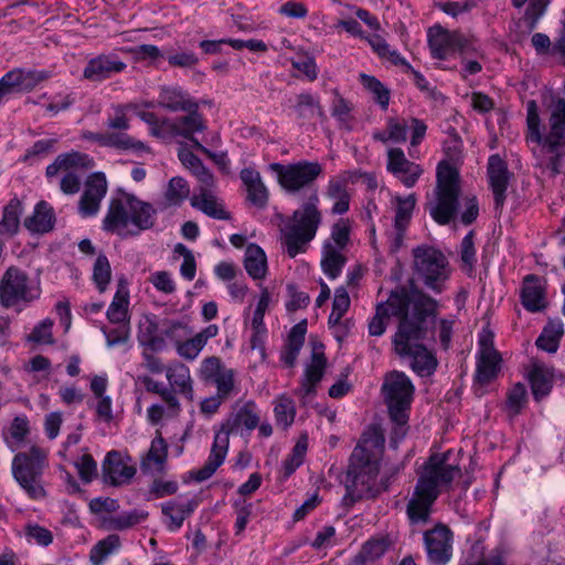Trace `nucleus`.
I'll return each mask as SVG.
<instances>
[{"instance_id":"f257e3e1","label":"nucleus","mask_w":565,"mask_h":565,"mask_svg":"<svg viewBox=\"0 0 565 565\" xmlns=\"http://www.w3.org/2000/svg\"><path fill=\"white\" fill-rule=\"evenodd\" d=\"M526 110V141L535 145L533 153L537 164L556 175L565 166V98L553 99L547 106L548 125L544 131L536 102H527Z\"/></svg>"},{"instance_id":"f03ea898","label":"nucleus","mask_w":565,"mask_h":565,"mask_svg":"<svg viewBox=\"0 0 565 565\" xmlns=\"http://www.w3.org/2000/svg\"><path fill=\"white\" fill-rule=\"evenodd\" d=\"M450 456L449 451L434 455L424 466L407 504V515L412 524L426 523L439 493L448 490L452 480L460 476L459 465L451 462Z\"/></svg>"},{"instance_id":"7ed1b4c3","label":"nucleus","mask_w":565,"mask_h":565,"mask_svg":"<svg viewBox=\"0 0 565 565\" xmlns=\"http://www.w3.org/2000/svg\"><path fill=\"white\" fill-rule=\"evenodd\" d=\"M435 200L427 204L430 216L440 225L459 217L463 225H470L479 215V204L473 195H461L458 171L448 162L437 167Z\"/></svg>"},{"instance_id":"20e7f679","label":"nucleus","mask_w":565,"mask_h":565,"mask_svg":"<svg viewBox=\"0 0 565 565\" xmlns=\"http://www.w3.org/2000/svg\"><path fill=\"white\" fill-rule=\"evenodd\" d=\"M383 447V435L373 429L365 433L354 448L347 478V491L352 499L373 497L380 491L379 458Z\"/></svg>"},{"instance_id":"39448f33","label":"nucleus","mask_w":565,"mask_h":565,"mask_svg":"<svg viewBox=\"0 0 565 565\" xmlns=\"http://www.w3.org/2000/svg\"><path fill=\"white\" fill-rule=\"evenodd\" d=\"M259 422V409L254 402L248 401L237 404L221 428L215 431L207 460L193 472L195 480L205 481L210 479L221 467L228 452L231 434H243L244 429L250 431L257 427Z\"/></svg>"},{"instance_id":"423d86ee","label":"nucleus","mask_w":565,"mask_h":565,"mask_svg":"<svg viewBox=\"0 0 565 565\" xmlns=\"http://www.w3.org/2000/svg\"><path fill=\"white\" fill-rule=\"evenodd\" d=\"M156 210L136 195L119 190L109 202L103 227L121 237L135 236L154 224Z\"/></svg>"},{"instance_id":"0eeeda50","label":"nucleus","mask_w":565,"mask_h":565,"mask_svg":"<svg viewBox=\"0 0 565 565\" xmlns=\"http://www.w3.org/2000/svg\"><path fill=\"white\" fill-rule=\"evenodd\" d=\"M435 316L436 311L424 313L415 320L404 319L393 340L396 353L401 356H409L412 369L420 376L430 375L437 366L433 353L422 344V341L431 333Z\"/></svg>"},{"instance_id":"6e6552de","label":"nucleus","mask_w":565,"mask_h":565,"mask_svg":"<svg viewBox=\"0 0 565 565\" xmlns=\"http://www.w3.org/2000/svg\"><path fill=\"white\" fill-rule=\"evenodd\" d=\"M437 302L423 291L414 289L407 291L405 288H396L391 291L385 302L376 306V311L369 323V332L373 337L382 335L391 316L399 319L398 327L404 319L415 320L424 313H434Z\"/></svg>"},{"instance_id":"1a4fd4ad","label":"nucleus","mask_w":565,"mask_h":565,"mask_svg":"<svg viewBox=\"0 0 565 565\" xmlns=\"http://www.w3.org/2000/svg\"><path fill=\"white\" fill-rule=\"evenodd\" d=\"M318 201L316 192L310 194L308 201L294 212L291 221L281 228V243L291 258L305 253L308 243L316 236L321 223Z\"/></svg>"},{"instance_id":"9d476101","label":"nucleus","mask_w":565,"mask_h":565,"mask_svg":"<svg viewBox=\"0 0 565 565\" xmlns=\"http://www.w3.org/2000/svg\"><path fill=\"white\" fill-rule=\"evenodd\" d=\"M46 450L32 446L28 451L17 454L12 460L13 477L31 499L45 495L40 478L46 466Z\"/></svg>"},{"instance_id":"9b49d317","label":"nucleus","mask_w":565,"mask_h":565,"mask_svg":"<svg viewBox=\"0 0 565 565\" xmlns=\"http://www.w3.org/2000/svg\"><path fill=\"white\" fill-rule=\"evenodd\" d=\"M414 274L425 286L439 294L449 278V264L446 256L431 246L423 245L413 249Z\"/></svg>"},{"instance_id":"f8f14e48","label":"nucleus","mask_w":565,"mask_h":565,"mask_svg":"<svg viewBox=\"0 0 565 565\" xmlns=\"http://www.w3.org/2000/svg\"><path fill=\"white\" fill-rule=\"evenodd\" d=\"M270 169L277 173L281 188L290 193L310 188L322 173V166L317 161H299L290 164L271 163Z\"/></svg>"},{"instance_id":"ddd939ff","label":"nucleus","mask_w":565,"mask_h":565,"mask_svg":"<svg viewBox=\"0 0 565 565\" xmlns=\"http://www.w3.org/2000/svg\"><path fill=\"white\" fill-rule=\"evenodd\" d=\"M40 296V290L30 284L26 273L18 267H9L0 280V302L9 308L20 301L30 302Z\"/></svg>"},{"instance_id":"4468645a","label":"nucleus","mask_w":565,"mask_h":565,"mask_svg":"<svg viewBox=\"0 0 565 565\" xmlns=\"http://www.w3.org/2000/svg\"><path fill=\"white\" fill-rule=\"evenodd\" d=\"M92 167V159L79 152L60 154L55 161L46 168V177H55L64 173L61 180V190L65 194H74L79 190L81 177L76 173L78 168Z\"/></svg>"},{"instance_id":"2eb2a0df","label":"nucleus","mask_w":565,"mask_h":565,"mask_svg":"<svg viewBox=\"0 0 565 565\" xmlns=\"http://www.w3.org/2000/svg\"><path fill=\"white\" fill-rule=\"evenodd\" d=\"M185 116L177 117L174 119H164V126L169 129V135L172 137H183L192 142L193 147L203 153L212 157L210 150L202 146L195 138V132H203L206 129L205 120L199 113V108L185 110Z\"/></svg>"},{"instance_id":"dca6fc26","label":"nucleus","mask_w":565,"mask_h":565,"mask_svg":"<svg viewBox=\"0 0 565 565\" xmlns=\"http://www.w3.org/2000/svg\"><path fill=\"white\" fill-rule=\"evenodd\" d=\"M428 43L435 58L444 60L450 53H467L471 42L463 35L450 33L440 26H434L428 32Z\"/></svg>"},{"instance_id":"f3484780","label":"nucleus","mask_w":565,"mask_h":565,"mask_svg":"<svg viewBox=\"0 0 565 565\" xmlns=\"http://www.w3.org/2000/svg\"><path fill=\"white\" fill-rule=\"evenodd\" d=\"M425 546L428 559L437 565H445L452 556V535L445 525H437L425 532Z\"/></svg>"},{"instance_id":"a211bd4d","label":"nucleus","mask_w":565,"mask_h":565,"mask_svg":"<svg viewBox=\"0 0 565 565\" xmlns=\"http://www.w3.org/2000/svg\"><path fill=\"white\" fill-rule=\"evenodd\" d=\"M47 77L45 72L12 70L0 79V98L14 92L31 90Z\"/></svg>"},{"instance_id":"6ab92c4d","label":"nucleus","mask_w":565,"mask_h":565,"mask_svg":"<svg viewBox=\"0 0 565 565\" xmlns=\"http://www.w3.org/2000/svg\"><path fill=\"white\" fill-rule=\"evenodd\" d=\"M127 64L116 54H100L89 60L84 68V78L90 82H102L121 73Z\"/></svg>"},{"instance_id":"aec40b11","label":"nucleus","mask_w":565,"mask_h":565,"mask_svg":"<svg viewBox=\"0 0 565 565\" xmlns=\"http://www.w3.org/2000/svg\"><path fill=\"white\" fill-rule=\"evenodd\" d=\"M136 473L129 459L120 452L109 451L103 462V478L106 483L121 486L128 483Z\"/></svg>"},{"instance_id":"412c9836","label":"nucleus","mask_w":565,"mask_h":565,"mask_svg":"<svg viewBox=\"0 0 565 565\" xmlns=\"http://www.w3.org/2000/svg\"><path fill=\"white\" fill-rule=\"evenodd\" d=\"M196 507L198 501L193 497L184 494L163 502L161 504V511L164 515L167 527L172 532L178 531L184 520L194 512Z\"/></svg>"},{"instance_id":"4be33fe9","label":"nucleus","mask_w":565,"mask_h":565,"mask_svg":"<svg viewBox=\"0 0 565 565\" xmlns=\"http://www.w3.org/2000/svg\"><path fill=\"white\" fill-rule=\"evenodd\" d=\"M107 192V181L103 173L90 175L79 200V212L84 216H92L97 213L99 205Z\"/></svg>"},{"instance_id":"5701e85b","label":"nucleus","mask_w":565,"mask_h":565,"mask_svg":"<svg viewBox=\"0 0 565 565\" xmlns=\"http://www.w3.org/2000/svg\"><path fill=\"white\" fill-rule=\"evenodd\" d=\"M199 375L206 384H214L217 388H233L234 386V371L224 366L217 356L204 359Z\"/></svg>"},{"instance_id":"b1692460","label":"nucleus","mask_w":565,"mask_h":565,"mask_svg":"<svg viewBox=\"0 0 565 565\" xmlns=\"http://www.w3.org/2000/svg\"><path fill=\"white\" fill-rule=\"evenodd\" d=\"M369 44L381 58L387 60L394 65H403L411 71L418 88L422 90L429 89L428 81L419 72L415 71L403 57H401L395 50H391L384 38L381 35L369 38Z\"/></svg>"},{"instance_id":"393cba45","label":"nucleus","mask_w":565,"mask_h":565,"mask_svg":"<svg viewBox=\"0 0 565 565\" xmlns=\"http://www.w3.org/2000/svg\"><path fill=\"white\" fill-rule=\"evenodd\" d=\"M385 401L387 403L388 413L391 419L397 424L401 434H398V438H403L404 436V426L408 419V408L412 397V391H385Z\"/></svg>"},{"instance_id":"a878e982","label":"nucleus","mask_w":565,"mask_h":565,"mask_svg":"<svg viewBox=\"0 0 565 565\" xmlns=\"http://www.w3.org/2000/svg\"><path fill=\"white\" fill-rule=\"evenodd\" d=\"M488 177L494 195L495 207L499 209L505 201L508 169L504 161L498 154H493L489 158Z\"/></svg>"},{"instance_id":"bb28decb","label":"nucleus","mask_w":565,"mask_h":565,"mask_svg":"<svg viewBox=\"0 0 565 565\" xmlns=\"http://www.w3.org/2000/svg\"><path fill=\"white\" fill-rule=\"evenodd\" d=\"M168 445L161 435L151 440L150 447L141 459V470L145 473L159 475L166 471Z\"/></svg>"},{"instance_id":"cd10ccee","label":"nucleus","mask_w":565,"mask_h":565,"mask_svg":"<svg viewBox=\"0 0 565 565\" xmlns=\"http://www.w3.org/2000/svg\"><path fill=\"white\" fill-rule=\"evenodd\" d=\"M158 105L173 113L199 108V104L186 92L177 86L161 87Z\"/></svg>"},{"instance_id":"c85d7f7f","label":"nucleus","mask_w":565,"mask_h":565,"mask_svg":"<svg viewBox=\"0 0 565 565\" xmlns=\"http://www.w3.org/2000/svg\"><path fill=\"white\" fill-rule=\"evenodd\" d=\"M481 353L477 367L476 380L479 385H489L499 372V355L491 347L488 345L486 339L480 340Z\"/></svg>"},{"instance_id":"c756f323","label":"nucleus","mask_w":565,"mask_h":565,"mask_svg":"<svg viewBox=\"0 0 565 565\" xmlns=\"http://www.w3.org/2000/svg\"><path fill=\"white\" fill-rule=\"evenodd\" d=\"M521 300L529 311L535 312L546 307L545 289L536 276L529 275L524 278Z\"/></svg>"},{"instance_id":"7c9ffc66","label":"nucleus","mask_w":565,"mask_h":565,"mask_svg":"<svg viewBox=\"0 0 565 565\" xmlns=\"http://www.w3.org/2000/svg\"><path fill=\"white\" fill-rule=\"evenodd\" d=\"M239 175L246 188L247 200L259 209L265 207L268 201V192L259 172L252 168H245Z\"/></svg>"},{"instance_id":"2f4dec72","label":"nucleus","mask_w":565,"mask_h":565,"mask_svg":"<svg viewBox=\"0 0 565 565\" xmlns=\"http://www.w3.org/2000/svg\"><path fill=\"white\" fill-rule=\"evenodd\" d=\"M396 213L394 218L395 238L393 249L397 250L404 238V232L411 221L413 210L415 207L416 199L414 194L407 198H396Z\"/></svg>"},{"instance_id":"473e14b6","label":"nucleus","mask_w":565,"mask_h":565,"mask_svg":"<svg viewBox=\"0 0 565 565\" xmlns=\"http://www.w3.org/2000/svg\"><path fill=\"white\" fill-rule=\"evenodd\" d=\"M527 379L532 388L565 386V376L554 367L544 364H533L527 372Z\"/></svg>"},{"instance_id":"72a5a7b5","label":"nucleus","mask_w":565,"mask_h":565,"mask_svg":"<svg viewBox=\"0 0 565 565\" xmlns=\"http://www.w3.org/2000/svg\"><path fill=\"white\" fill-rule=\"evenodd\" d=\"M55 224V213L53 207L45 201L39 202L31 216L24 221V226L33 233H47L53 230Z\"/></svg>"},{"instance_id":"f704fd0d","label":"nucleus","mask_w":565,"mask_h":565,"mask_svg":"<svg viewBox=\"0 0 565 565\" xmlns=\"http://www.w3.org/2000/svg\"><path fill=\"white\" fill-rule=\"evenodd\" d=\"M306 332V320L300 321L291 328L288 335V341L280 354V359L286 366L291 367L295 364L297 356L303 345Z\"/></svg>"},{"instance_id":"c9c22d12","label":"nucleus","mask_w":565,"mask_h":565,"mask_svg":"<svg viewBox=\"0 0 565 565\" xmlns=\"http://www.w3.org/2000/svg\"><path fill=\"white\" fill-rule=\"evenodd\" d=\"M129 290L126 281L120 279L117 284V291L107 310L109 322L129 323L128 318Z\"/></svg>"},{"instance_id":"e433bc0d","label":"nucleus","mask_w":565,"mask_h":565,"mask_svg":"<svg viewBox=\"0 0 565 565\" xmlns=\"http://www.w3.org/2000/svg\"><path fill=\"white\" fill-rule=\"evenodd\" d=\"M294 110L298 119L309 121L316 117L321 120L326 119V114L318 97L310 93H301L296 97Z\"/></svg>"},{"instance_id":"4c0bfd02","label":"nucleus","mask_w":565,"mask_h":565,"mask_svg":"<svg viewBox=\"0 0 565 565\" xmlns=\"http://www.w3.org/2000/svg\"><path fill=\"white\" fill-rule=\"evenodd\" d=\"M244 267L253 279H264L267 274V257L256 244H249L245 250Z\"/></svg>"},{"instance_id":"58836bf2","label":"nucleus","mask_w":565,"mask_h":565,"mask_svg":"<svg viewBox=\"0 0 565 565\" xmlns=\"http://www.w3.org/2000/svg\"><path fill=\"white\" fill-rule=\"evenodd\" d=\"M390 546L386 537H373L365 542L354 556L352 565H369L382 557Z\"/></svg>"},{"instance_id":"ea45409f","label":"nucleus","mask_w":565,"mask_h":565,"mask_svg":"<svg viewBox=\"0 0 565 565\" xmlns=\"http://www.w3.org/2000/svg\"><path fill=\"white\" fill-rule=\"evenodd\" d=\"M21 212V202L17 198L11 199L3 209L2 218L0 221L1 235L11 237L18 232Z\"/></svg>"},{"instance_id":"a19ab883","label":"nucleus","mask_w":565,"mask_h":565,"mask_svg":"<svg viewBox=\"0 0 565 565\" xmlns=\"http://www.w3.org/2000/svg\"><path fill=\"white\" fill-rule=\"evenodd\" d=\"M120 548V539L116 534L108 535L96 543L89 553L92 565H103L105 561Z\"/></svg>"},{"instance_id":"79ce46f5","label":"nucleus","mask_w":565,"mask_h":565,"mask_svg":"<svg viewBox=\"0 0 565 565\" xmlns=\"http://www.w3.org/2000/svg\"><path fill=\"white\" fill-rule=\"evenodd\" d=\"M345 264L342 250L333 249L330 244H323L321 267L323 273L331 279L337 278Z\"/></svg>"},{"instance_id":"37998d69","label":"nucleus","mask_w":565,"mask_h":565,"mask_svg":"<svg viewBox=\"0 0 565 565\" xmlns=\"http://www.w3.org/2000/svg\"><path fill=\"white\" fill-rule=\"evenodd\" d=\"M102 146L114 147L120 150L131 151H148V147L140 140H137L129 135L118 131L109 132L105 138H99Z\"/></svg>"},{"instance_id":"c03bdc74","label":"nucleus","mask_w":565,"mask_h":565,"mask_svg":"<svg viewBox=\"0 0 565 565\" xmlns=\"http://www.w3.org/2000/svg\"><path fill=\"white\" fill-rule=\"evenodd\" d=\"M158 327L149 318L142 320L139 324L138 340L139 342L148 347L152 351H161L166 347L163 337L157 334Z\"/></svg>"},{"instance_id":"a18cd8bd","label":"nucleus","mask_w":565,"mask_h":565,"mask_svg":"<svg viewBox=\"0 0 565 565\" xmlns=\"http://www.w3.org/2000/svg\"><path fill=\"white\" fill-rule=\"evenodd\" d=\"M192 206L201 210L209 216L226 220L228 218V214L224 211L223 206L217 203L215 196L211 193L203 192L194 195L191 199Z\"/></svg>"},{"instance_id":"49530a36","label":"nucleus","mask_w":565,"mask_h":565,"mask_svg":"<svg viewBox=\"0 0 565 565\" xmlns=\"http://www.w3.org/2000/svg\"><path fill=\"white\" fill-rule=\"evenodd\" d=\"M563 323L561 321H551L536 340L537 348L554 353L558 348V342L563 335Z\"/></svg>"},{"instance_id":"de8ad7c7","label":"nucleus","mask_w":565,"mask_h":565,"mask_svg":"<svg viewBox=\"0 0 565 565\" xmlns=\"http://www.w3.org/2000/svg\"><path fill=\"white\" fill-rule=\"evenodd\" d=\"M327 195L334 201L332 213L343 214L349 210L350 196L344 182L331 180L328 184Z\"/></svg>"},{"instance_id":"09e8293b","label":"nucleus","mask_w":565,"mask_h":565,"mask_svg":"<svg viewBox=\"0 0 565 565\" xmlns=\"http://www.w3.org/2000/svg\"><path fill=\"white\" fill-rule=\"evenodd\" d=\"M307 449L308 437L302 435L292 448L291 454L282 462L285 478L290 477L302 465Z\"/></svg>"},{"instance_id":"8fccbe9b","label":"nucleus","mask_w":565,"mask_h":565,"mask_svg":"<svg viewBox=\"0 0 565 565\" xmlns=\"http://www.w3.org/2000/svg\"><path fill=\"white\" fill-rule=\"evenodd\" d=\"M67 461L74 465L84 483L92 482L98 475L97 463L87 452L71 457Z\"/></svg>"},{"instance_id":"3c124183","label":"nucleus","mask_w":565,"mask_h":565,"mask_svg":"<svg viewBox=\"0 0 565 565\" xmlns=\"http://www.w3.org/2000/svg\"><path fill=\"white\" fill-rule=\"evenodd\" d=\"M387 169L395 175L399 174V172H412L413 175L417 173V164L408 161L404 152L398 148L388 151Z\"/></svg>"},{"instance_id":"603ef678","label":"nucleus","mask_w":565,"mask_h":565,"mask_svg":"<svg viewBox=\"0 0 565 565\" xmlns=\"http://www.w3.org/2000/svg\"><path fill=\"white\" fill-rule=\"evenodd\" d=\"M274 412L277 425L281 426L284 429L288 428L294 423L296 415L295 404L285 395L279 397Z\"/></svg>"},{"instance_id":"864d4df0","label":"nucleus","mask_w":565,"mask_h":565,"mask_svg":"<svg viewBox=\"0 0 565 565\" xmlns=\"http://www.w3.org/2000/svg\"><path fill=\"white\" fill-rule=\"evenodd\" d=\"M110 279V264L105 255H98L93 268V280L96 284V287L99 290V292H104L107 289Z\"/></svg>"},{"instance_id":"5fc2aeb1","label":"nucleus","mask_w":565,"mask_h":565,"mask_svg":"<svg viewBox=\"0 0 565 565\" xmlns=\"http://www.w3.org/2000/svg\"><path fill=\"white\" fill-rule=\"evenodd\" d=\"M350 297L344 287H339L335 289L333 303H332V311L329 316V323L330 324H338L344 313L350 308Z\"/></svg>"},{"instance_id":"6e6d98bb","label":"nucleus","mask_w":565,"mask_h":565,"mask_svg":"<svg viewBox=\"0 0 565 565\" xmlns=\"http://www.w3.org/2000/svg\"><path fill=\"white\" fill-rule=\"evenodd\" d=\"M361 83L363 86L373 94L375 100L382 108L386 109L390 103V92L383 84L373 76L361 74Z\"/></svg>"},{"instance_id":"4d7b16f0","label":"nucleus","mask_w":565,"mask_h":565,"mask_svg":"<svg viewBox=\"0 0 565 565\" xmlns=\"http://www.w3.org/2000/svg\"><path fill=\"white\" fill-rule=\"evenodd\" d=\"M324 367L326 358L323 352L317 351L315 349L311 355V361L305 372L306 381L310 386H315L320 382L324 372Z\"/></svg>"},{"instance_id":"13d9d810","label":"nucleus","mask_w":565,"mask_h":565,"mask_svg":"<svg viewBox=\"0 0 565 565\" xmlns=\"http://www.w3.org/2000/svg\"><path fill=\"white\" fill-rule=\"evenodd\" d=\"M460 259L466 271L472 273L477 263L475 232L470 231L461 241Z\"/></svg>"},{"instance_id":"bf43d9fd","label":"nucleus","mask_w":565,"mask_h":565,"mask_svg":"<svg viewBox=\"0 0 565 565\" xmlns=\"http://www.w3.org/2000/svg\"><path fill=\"white\" fill-rule=\"evenodd\" d=\"M190 194L188 182L181 177H174L169 181L166 199L171 204H180Z\"/></svg>"},{"instance_id":"052dcab7","label":"nucleus","mask_w":565,"mask_h":565,"mask_svg":"<svg viewBox=\"0 0 565 565\" xmlns=\"http://www.w3.org/2000/svg\"><path fill=\"white\" fill-rule=\"evenodd\" d=\"M167 379L171 386H178L179 388H191L192 380L190 370L182 363H175L168 367Z\"/></svg>"},{"instance_id":"680f3d73","label":"nucleus","mask_w":565,"mask_h":565,"mask_svg":"<svg viewBox=\"0 0 565 565\" xmlns=\"http://www.w3.org/2000/svg\"><path fill=\"white\" fill-rule=\"evenodd\" d=\"M30 430L29 420L24 416H18L13 419L9 427V445L14 450L19 447L28 436Z\"/></svg>"},{"instance_id":"e2e57ef3","label":"nucleus","mask_w":565,"mask_h":565,"mask_svg":"<svg viewBox=\"0 0 565 565\" xmlns=\"http://www.w3.org/2000/svg\"><path fill=\"white\" fill-rule=\"evenodd\" d=\"M352 105L341 96H337L332 103L331 114L339 121L340 126L347 129L351 128Z\"/></svg>"},{"instance_id":"0e129e2a","label":"nucleus","mask_w":565,"mask_h":565,"mask_svg":"<svg viewBox=\"0 0 565 565\" xmlns=\"http://www.w3.org/2000/svg\"><path fill=\"white\" fill-rule=\"evenodd\" d=\"M24 536L28 542L41 546H47L53 541L52 532L38 524H28L24 529Z\"/></svg>"},{"instance_id":"69168bd1","label":"nucleus","mask_w":565,"mask_h":565,"mask_svg":"<svg viewBox=\"0 0 565 565\" xmlns=\"http://www.w3.org/2000/svg\"><path fill=\"white\" fill-rule=\"evenodd\" d=\"M52 328L53 320L44 319L33 328L32 332L28 335V340L39 344H52L54 342Z\"/></svg>"},{"instance_id":"338daca9","label":"nucleus","mask_w":565,"mask_h":565,"mask_svg":"<svg viewBox=\"0 0 565 565\" xmlns=\"http://www.w3.org/2000/svg\"><path fill=\"white\" fill-rule=\"evenodd\" d=\"M117 324L115 328H104L103 332L106 337L108 347L126 343L130 335L129 323L114 322Z\"/></svg>"},{"instance_id":"774afa93","label":"nucleus","mask_w":565,"mask_h":565,"mask_svg":"<svg viewBox=\"0 0 565 565\" xmlns=\"http://www.w3.org/2000/svg\"><path fill=\"white\" fill-rule=\"evenodd\" d=\"M204 345L200 342V340L194 335L191 339H184L177 347V352L180 356L186 360H194L199 353L202 351Z\"/></svg>"}]
</instances>
